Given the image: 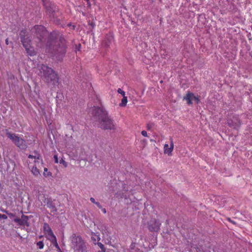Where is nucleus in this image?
Listing matches in <instances>:
<instances>
[{
    "label": "nucleus",
    "mask_w": 252,
    "mask_h": 252,
    "mask_svg": "<svg viewBox=\"0 0 252 252\" xmlns=\"http://www.w3.org/2000/svg\"><path fill=\"white\" fill-rule=\"evenodd\" d=\"M34 36L41 43L44 42L47 37L46 44V50L58 58L64 56L66 52V41L64 36L58 31H54L48 34L46 28L41 25L34 27Z\"/></svg>",
    "instance_id": "obj_1"
},
{
    "label": "nucleus",
    "mask_w": 252,
    "mask_h": 252,
    "mask_svg": "<svg viewBox=\"0 0 252 252\" xmlns=\"http://www.w3.org/2000/svg\"><path fill=\"white\" fill-rule=\"evenodd\" d=\"M91 114L98 127L104 130L115 129L113 119L103 107L94 106Z\"/></svg>",
    "instance_id": "obj_2"
},
{
    "label": "nucleus",
    "mask_w": 252,
    "mask_h": 252,
    "mask_svg": "<svg viewBox=\"0 0 252 252\" xmlns=\"http://www.w3.org/2000/svg\"><path fill=\"white\" fill-rule=\"evenodd\" d=\"M42 1L45 13L50 20L56 25L63 28L64 17L59 6L50 0H42Z\"/></svg>",
    "instance_id": "obj_3"
},
{
    "label": "nucleus",
    "mask_w": 252,
    "mask_h": 252,
    "mask_svg": "<svg viewBox=\"0 0 252 252\" xmlns=\"http://www.w3.org/2000/svg\"><path fill=\"white\" fill-rule=\"evenodd\" d=\"M41 78L48 84L57 86L59 83L58 74L51 67L42 64L39 68Z\"/></svg>",
    "instance_id": "obj_4"
},
{
    "label": "nucleus",
    "mask_w": 252,
    "mask_h": 252,
    "mask_svg": "<svg viewBox=\"0 0 252 252\" xmlns=\"http://www.w3.org/2000/svg\"><path fill=\"white\" fill-rule=\"evenodd\" d=\"M69 239L71 247L75 252H87L85 243L80 235L72 233Z\"/></svg>",
    "instance_id": "obj_5"
},
{
    "label": "nucleus",
    "mask_w": 252,
    "mask_h": 252,
    "mask_svg": "<svg viewBox=\"0 0 252 252\" xmlns=\"http://www.w3.org/2000/svg\"><path fill=\"white\" fill-rule=\"evenodd\" d=\"M6 135L10 139L16 146L21 150H26L28 147L26 141L21 137H19L15 133L10 132L8 129L5 130Z\"/></svg>",
    "instance_id": "obj_6"
},
{
    "label": "nucleus",
    "mask_w": 252,
    "mask_h": 252,
    "mask_svg": "<svg viewBox=\"0 0 252 252\" xmlns=\"http://www.w3.org/2000/svg\"><path fill=\"white\" fill-rule=\"evenodd\" d=\"M21 213L22 214L21 218H15L13 219V221L17 223L18 225L22 226H27L29 227L30 226V223L29 222V220L32 218L33 216L32 215L30 216H26L23 214V211H21Z\"/></svg>",
    "instance_id": "obj_7"
},
{
    "label": "nucleus",
    "mask_w": 252,
    "mask_h": 252,
    "mask_svg": "<svg viewBox=\"0 0 252 252\" xmlns=\"http://www.w3.org/2000/svg\"><path fill=\"white\" fill-rule=\"evenodd\" d=\"M160 225L159 220L155 219H151L148 222V228L152 232H158L160 229Z\"/></svg>",
    "instance_id": "obj_8"
},
{
    "label": "nucleus",
    "mask_w": 252,
    "mask_h": 252,
    "mask_svg": "<svg viewBox=\"0 0 252 252\" xmlns=\"http://www.w3.org/2000/svg\"><path fill=\"white\" fill-rule=\"evenodd\" d=\"M19 35L21 41L24 47L29 46V45L31 42V39L30 36L28 35L27 31L26 30H21Z\"/></svg>",
    "instance_id": "obj_9"
},
{
    "label": "nucleus",
    "mask_w": 252,
    "mask_h": 252,
    "mask_svg": "<svg viewBox=\"0 0 252 252\" xmlns=\"http://www.w3.org/2000/svg\"><path fill=\"white\" fill-rule=\"evenodd\" d=\"M44 200L43 201L45 203L47 207L51 209V212L52 213H55L57 211V209L56 207L55 201L56 200L52 199L51 197H46L45 195H43Z\"/></svg>",
    "instance_id": "obj_10"
},
{
    "label": "nucleus",
    "mask_w": 252,
    "mask_h": 252,
    "mask_svg": "<svg viewBox=\"0 0 252 252\" xmlns=\"http://www.w3.org/2000/svg\"><path fill=\"white\" fill-rule=\"evenodd\" d=\"M226 124L230 127L238 130L241 125V121L237 116H233L232 119L227 120Z\"/></svg>",
    "instance_id": "obj_11"
},
{
    "label": "nucleus",
    "mask_w": 252,
    "mask_h": 252,
    "mask_svg": "<svg viewBox=\"0 0 252 252\" xmlns=\"http://www.w3.org/2000/svg\"><path fill=\"white\" fill-rule=\"evenodd\" d=\"M184 100L187 101V103L189 105L192 104V100H194L196 104H198L200 102L199 98L194 95L192 93L188 92L186 95L184 97Z\"/></svg>",
    "instance_id": "obj_12"
},
{
    "label": "nucleus",
    "mask_w": 252,
    "mask_h": 252,
    "mask_svg": "<svg viewBox=\"0 0 252 252\" xmlns=\"http://www.w3.org/2000/svg\"><path fill=\"white\" fill-rule=\"evenodd\" d=\"M113 41V36L111 33L107 34L102 42V46L105 48L109 47Z\"/></svg>",
    "instance_id": "obj_13"
},
{
    "label": "nucleus",
    "mask_w": 252,
    "mask_h": 252,
    "mask_svg": "<svg viewBox=\"0 0 252 252\" xmlns=\"http://www.w3.org/2000/svg\"><path fill=\"white\" fill-rule=\"evenodd\" d=\"M45 226L48 228V232L46 233L48 236V239L51 242L54 241V240L57 239L56 236L54 234L51 228L50 227L48 224H46Z\"/></svg>",
    "instance_id": "obj_14"
},
{
    "label": "nucleus",
    "mask_w": 252,
    "mask_h": 252,
    "mask_svg": "<svg viewBox=\"0 0 252 252\" xmlns=\"http://www.w3.org/2000/svg\"><path fill=\"white\" fill-rule=\"evenodd\" d=\"M173 148L174 145L172 141L171 142L170 147L169 148L168 144H165L164 147V153L168 154V155H170L173 150Z\"/></svg>",
    "instance_id": "obj_15"
},
{
    "label": "nucleus",
    "mask_w": 252,
    "mask_h": 252,
    "mask_svg": "<svg viewBox=\"0 0 252 252\" xmlns=\"http://www.w3.org/2000/svg\"><path fill=\"white\" fill-rule=\"evenodd\" d=\"M24 48H25L28 55L30 56H33L36 55V52L34 50L33 47L31 46V44L29 45V46L24 47Z\"/></svg>",
    "instance_id": "obj_16"
},
{
    "label": "nucleus",
    "mask_w": 252,
    "mask_h": 252,
    "mask_svg": "<svg viewBox=\"0 0 252 252\" xmlns=\"http://www.w3.org/2000/svg\"><path fill=\"white\" fill-rule=\"evenodd\" d=\"M33 153L34 154V155H29L28 156V158H34L37 159H41V160H42V159L41 158L40 154L37 152V151H34L33 152Z\"/></svg>",
    "instance_id": "obj_17"
},
{
    "label": "nucleus",
    "mask_w": 252,
    "mask_h": 252,
    "mask_svg": "<svg viewBox=\"0 0 252 252\" xmlns=\"http://www.w3.org/2000/svg\"><path fill=\"white\" fill-rule=\"evenodd\" d=\"M32 172L35 176H38L40 175L39 171L35 166H33L32 169Z\"/></svg>",
    "instance_id": "obj_18"
},
{
    "label": "nucleus",
    "mask_w": 252,
    "mask_h": 252,
    "mask_svg": "<svg viewBox=\"0 0 252 252\" xmlns=\"http://www.w3.org/2000/svg\"><path fill=\"white\" fill-rule=\"evenodd\" d=\"M127 102V97L124 96L122 99L121 103H120L119 105L121 107L126 106V105Z\"/></svg>",
    "instance_id": "obj_19"
},
{
    "label": "nucleus",
    "mask_w": 252,
    "mask_h": 252,
    "mask_svg": "<svg viewBox=\"0 0 252 252\" xmlns=\"http://www.w3.org/2000/svg\"><path fill=\"white\" fill-rule=\"evenodd\" d=\"M51 243L56 247L59 252H62L58 244L57 239L54 240Z\"/></svg>",
    "instance_id": "obj_20"
},
{
    "label": "nucleus",
    "mask_w": 252,
    "mask_h": 252,
    "mask_svg": "<svg viewBox=\"0 0 252 252\" xmlns=\"http://www.w3.org/2000/svg\"><path fill=\"white\" fill-rule=\"evenodd\" d=\"M2 211L4 213H5L8 216V217L12 219V218H17L16 216H15V214H13L12 213H10L7 210H2Z\"/></svg>",
    "instance_id": "obj_21"
},
{
    "label": "nucleus",
    "mask_w": 252,
    "mask_h": 252,
    "mask_svg": "<svg viewBox=\"0 0 252 252\" xmlns=\"http://www.w3.org/2000/svg\"><path fill=\"white\" fill-rule=\"evenodd\" d=\"M43 175L45 177H49L52 175V173L50 172H48V169L47 168H44Z\"/></svg>",
    "instance_id": "obj_22"
},
{
    "label": "nucleus",
    "mask_w": 252,
    "mask_h": 252,
    "mask_svg": "<svg viewBox=\"0 0 252 252\" xmlns=\"http://www.w3.org/2000/svg\"><path fill=\"white\" fill-rule=\"evenodd\" d=\"M97 244L101 250V251H99V252H105V249L104 246L102 243L100 242H97Z\"/></svg>",
    "instance_id": "obj_23"
},
{
    "label": "nucleus",
    "mask_w": 252,
    "mask_h": 252,
    "mask_svg": "<svg viewBox=\"0 0 252 252\" xmlns=\"http://www.w3.org/2000/svg\"><path fill=\"white\" fill-rule=\"evenodd\" d=\"M36 245L39 249H42L44 247V243L42 241H39Z\"/></svg>",
    "instance_id": "obj_24"
},
{
    "label": "nucleus",
    "mask_w": 252,
    "mask_h": 252,
    "mask_svg": "<svg viewBox=\"0 0 252 252\" xmlns=\"http://www.w3.org/2000/svg\"><path fill=\"white\" fill-rule=\"evenodd\" d=\"M89 25L91 27V28L92 29L91 30V31L92 32V29H94L95 26V23L94 21H89Z\"/></svg>",
    "instance_id": "obj_25"
},
{
    "label": "nucleus",
    "mask_w": 252,
    "mask_h": 252,
    "mask_svg": "<svg viewBox=\"0 0 252 252\" xmlns=\"http://www.w3.org/2000/svg\"><path fill=\"white\" fill-rule=\"evenodd\" d=\"M154 125L155 124L153 123L148 124L147 125V130L151 129L154 126Z\"/></svg>",
    "instance_id": "obj_26"
},
{
    "label": "nucleus",
    "mask_w": 252,
    "mask_h": 252,
    "mask_svg": "<svg viewBox=\"0 0 252 252\" xmlns=\"http://www.w3.org/2000/svg\"><path fill=\"white\" fill-rule=\"evenodd\" d=\"M60 163L62 164L64 167H66L67 166V163L65 161L63 158H62L60 161Z\"/></svg>",
    "instance_id": "obj_27"
},
{
    "label": "nucleus",
    "mask_w": 252,
    "mask_h": 252,
    "mask_svg": "<svg viewBox=\"0 0 252 252\" xmlns=\"http://www.w3.org/2000/svg\"><path fill=\"white\" fill-rule=\"evenodd\" d=\"M117 92L119 94H121L123 96H125V92L124 91H123L121 89H118Z\"/></svg>",
    "instance_id": "obj_28"
},
{
    "label": "nucleus",
    "mask_w": 252,
    "mask_h": 252,
    "mask_svg": "<svg viewBox=\"0 0 252 252\" xmlns=\"http://www.w3.org/2000/svg\"><path fill=\"white\" fill-rule=\"evenodd\" d=\"M1 219L6 220L7 219V216L6 215H1L0 214V220H1Z\"/></svg>",
    "instance_id": "obj_29"
},
{
    "label": "nucleus",
    "mask_w": 252,
    "mask_h": 252,
    "mask_svg": "<svg viewBox=\"0 0 252 252\" xmlns=\"http://www.w3.org/2000/svg\"><path fill=\"white\" fill-rule=\"evenodd\" d=\"M227 220L229 221L230 222L232 223L233 224H236V222L232 220L230 218H227Z\"/></svg>",
    "instance_id": "obj_30"
},
{
    "label": "nucleus",
    "mask_w": 252,
    "mask_h": 252,
    "mask_svg": "<svg viewBox=\"0 0 252 252\" xmlns=\"http://www.w3.org/2000/svg\"><path fill=\"white\" fill-rule=\"evenodd\" d=\"M85 0L87 2V6L90 8L91 6V1H90L91 0Z\"/></svg>",
    "instance_id": "obj_31"
},
{
    "label": "nucleus",
    "mask_w": 252,
    "mask_h": 252,
    "mask_svg": "<svg viewBox=\"0 0 252 252\" xmlns=\"http://www.w3.org/2000/svg\"><path fill=\"white\" fill-rule=\"evenodd\" d=\"M141 134L143 136H144L145 137L147 136V133L145 130L142 131Z\"/></svg>",
    "instance_id": "obj_32"
},
{
    "label": "nucleus",
    "mask_w": 252,
    "mask_h": 252,
    "mask_svg": "<svg viewBox=\"0 0 252 252\" xmlns=\"http://www.w3.org/2000/svg\"><path fill=\"white\" fill-rule=\"evenodd\" d=\"M54 160H55V163H58V157L57 155H54Z\"/></svg>",
    "instance_id": "obj_33"
},
{
    "label": "nucleus",
    "mask_w": 252,
    "mask_h": 252,
    "mask_svg": "<svg viewBox=\"0 0 252 252\" xmlns=\"http://www.w3.org/2000/svg\"><path fill=\"white\" fill-rule=\"evenodd\" d=\"M95 204L99 208V209H101L102 208V206L101 205V204L99 203V202H96V203H95Z\"/></svg>",
    "instance_id": "obj_34"
},
{
    "label": "nucleus",
    "mask_w": 252,
    "mask_h": 252,
    "mask_svg": "<svg viewBox=\"0 0 252 252\" xmlns=\"http://www.w3.org/2000/svg\"><path fill=\"white\" fill-rule=\"evenodd\" d=\"M46 224H48L46 223H45L44 224V230L46 232V233H47L48 232V228L46 227V226H45Z\"/></svg>",
    "instance_id": "obj_35"
},
{
    "label": "nucleus",
    "mask_w": 252,
    "mask_h": 252,
    "mask_svg": "<svg viewBox=\"0 0 252 252\" xmlns=\"http://www.w3.org/2000/svg\"><path fill=\"white\" fill-rule=\"evenodd\" d=\"M67 26L69 27H71L72 29H73V30H74L75 27V26L74 25H72L71 23H70L67 24Z\"/></svg>",
    "instance_id": "obj_36"
},
{
    "label": "nucleus",
    "mask_w": 252,
    "mask_h": 252,
    "mask_svg": "<svg viewBox=\"0 0 252 252\" xmlns=\"http://www.w3.org/2000/svg\"><path fill=\"white\" fill-rule=\"evenodd\" d=\"M90 201H91V202H92L93 203H96V201L95 200V199L93 197H91L90 198Z\"/></svg>",
    "instance_id": "obj_37"
},
{
    "label": "nucleus",
    "mask_w": 252,
    "mask_h": 252,
    "mask_svg": "<svg viewBox=\"0 0 252 252\" xmlns=\"http://www.w3.org/2000/svg\"><path fill=\"white\" fill-rule=\"evenodd\" d=\"M135 243H132L131 244L130 246V249H131V250L134 249V247H135Z\"/></svg>",
    "instance_id": "obj_38"
},
{
    "label": "nucleus",
    "mask_w": 252,
    "mask_h": 252,
    "mask_svg": "<svg viewBox=\"0 0 252 252\" xmlns=\"http://www.w3.org/2000/svg\"><path fill=\"white\" fill-rule=\"evenodd\" d=\"M101 210L102 211V212L104 213V214H105L106 213V210L105 208H101Z\"/></svg>",
    "instance_id": "obj_39"
},
{
    "label": "nucleus",
    "mask_w": 252,
    "mask_h": 252,
    "mask_svg": "<svg viewBox=\"0 0 252 252\" xmlns=\"http://www.w3.org/2000/svg\"><path fill=\"white\" fill-rule=\"evenodd\" d=\"M5 44H6V45H8V44H9V42H8V38H6V39H5Z\"/></svg>",
    "instance_id": "obj_40"
},
{
    "label": "nucleus",
    "mask_w": 252,
    "mask_h": 252,
    "mask_svg": "<svg viewBox=\"0 0 252 252\" xmlns=\"http://www.w3.org/2000/svg\"><path fill=\"white\" fill-rule=\"evenodd\" d=\"M135 252H142V251H141L140 249H137L136 250H135Z\"/></svg>",
    "instance_id": "obj_41"
},
{
    "label": "nucleus",
    "mask_w": 252,
    "mask_h": 252,
    "mask_svg": "<svg viewBox=\"0 0 252 252\" xmlns=\"http://www.w3.org/2000/svg\"><path fill=\"white\" fill-rule=\"evenodd\" d=\"M91 0V1H92L94 3H95V0Z\"/></svg>",
    "instance_id": "obj_42"
},
{
    "label": "nucleus",
    "mask_w": 252,
    "mask_h": 252,
    "mask_svg": "<svg viewBox=\"0 0 252 252\" xmlns=\"http://www.w3.org/2000/svg\"><path fill=\"white\" fill-rule=\"evenodd\" d=\"M93 240H94V242H95V241H96L95 239H93ZM94 243L95 244H96V243H95V242H94Z\"/></svg>",
    "instance_id": "obj_43"
},
{
    "label": "nucleus",
    "mask_w": 252,
    "mask_h": 252,
    "mask_svg": "<svg viewBox=\"0 0 252 252\" xmlns=\"http://www.w3.org/2000/svg\"><path fill=\"white\" fill-rule=\"evenodd\" d=\"M97 239H98V241H99L100 240V238L97 237Z\"/></svg>",
    "instance_id": "obj_44"
}]
</instances>
